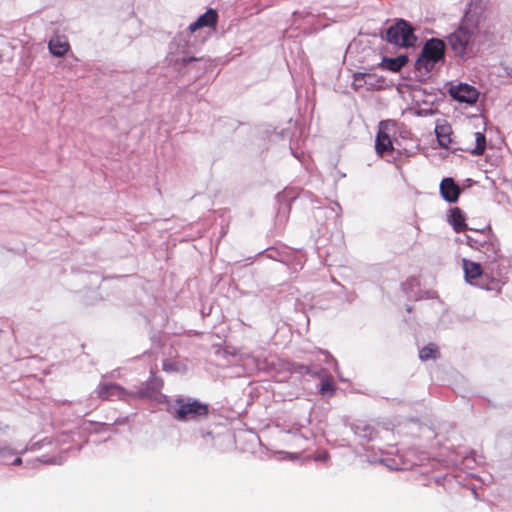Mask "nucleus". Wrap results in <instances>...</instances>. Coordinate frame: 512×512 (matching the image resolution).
Segmentation results:
<instances>
[{"label":"nucleus","instance_id":"nucleus-21","mask_svg":"<svg viewBox=\"0 0 512 512\" xmlns=\"http://www.w3.org/2000/svg\"><path fill=\"white\" fill-rule=\"evenodd\" d=\"M21 462H22L21 458H16V459L14 460L13 464H14V465H19V464H21Z\"/></svg>","mask_w":512,"mask_h":512},{"label":"nucleus","instance_id":"nucleus-13","mask_svg":"<svg viewBox=\"0 0 512 512\" xmlns=\"http://www.w3.org/2000/svg\"><path fill=\"white\" fill-rule=\"evenodd\" d=\"M435 133L438 140L439 145L442 148L448 149L452 143V128L451 126L444 122L441 124H437L435 127Z\"/></svg>","mask_w":512,"mask_h":512},{"label":"nucleus","instance_id":"nucleus-16","mask_svg":"<svg viewBox=\"0 0 512 512\" xmlns=\"http://www.w3.org/2000/svg\"><path fill=\"white\" fill-rule=\"evenodd\" d=\"M475 146L473 148H466L465 151L469 152L474 156H480L485 152L486 149V137L481 132L475 134Z\"/></svg>","mask_w":512,"mask_h":512},{"label":"nucleus","instance_id":"nucleus-9","mask_svg":"<svg viewBox=\"0 0 512 512\" xmlns=\"http://www.w3.org/2000/svg\"><path fill=\"white\" fill-rule=\"evenodd\" d=\"M440 194L444 200L449 203H455L458 201L461 190L459 185L454 181L453 178H444L440 183Z\"/></svg>","mask_w":512,"mask_h":512},{"label":"nucleus","instance_id":"nucleus-14","mask_svg":"<svg viewBox=\"0 0 512 512\" xmlns=\"http://www.w3.org/2000/svg\"><path fill=\"white\" fill-rule=\"evenodd\" d=\"M449 223L456 233L464 232L467 229L465 215L459 207H454L450 210Z\"/></svg>","mask_w":512,"mask_h":512},{"label":"nucleus","instance_id":"nucleus-7","mask_svg":"<svg viewBox=\"0 0 512 512\" xmlns=\"http://www.w3.org/2000/svg\"><path fill=\"white\" fill-rule=\"evenodd\" d=\"M462 266L464 271V277L467 283H469L470 285L478 286L485 290L491 289L488 286V284H484L481 282V280L484 277V271L480 263L468 259H463Z\"/></svg>","mask_w":512,"mask_h":512},{"label":"nucleus","instance_id":"nucleus-3","mask_svg":"<svg viewBox=\"0 0 512 512\" xmlns=\"http://www.w3.org/2000/svg\"><path fill=\"white\" fill-rule=\"evenodd\" d=\"M445 57V43L438 38L427 40L421 54L415 62V70L421 75H428L435 65L443 61Z\"/></svg>","mask_w":512,"mask_h":512},{"label":"nucleus","instance_id":"nucleus-19","mask_svg":"<svg viewBox=\"0 0 512 512\" xmlns=\"http://www.w3.org/2000/svg\"><path fill=\"white\" fill-rule=\"evenodd\" d=\"M162 368L165 372H177L179 371V366L176 362L165 359L162 364Z\"/></svg>","mask_w":512,"mask_h":512},{"label":"nucleus","instance_id":"nucleus-11","mask_svg":"<svg viewBox=\"0 0 512 512\" xmlns=\"http://www.w3.org/2000/svg\"><path fill=\"white\" fill-rule=\"evenodd\" d=\"M218 21V14L216 10L210 8L203 15H201L195 22L191 23L188 27L191 33H194L203 27H215Z\"/></svg>","mask_w":512,"mask_h":512},{"label":"nucleus","instance_id":"nucleus-8","mask_svg":"<svg viewBox=\"0 0 512 512\" xmlns=\"http://www.w3.org/2000/svg\"><path fill=\"white\" fill-rule=\"evenodd\" d=\"M375 150L379 156L391 153L394 150L389 125L386 122H380L378 133L375 141Z\"/></svg>","mask_w":512,"mask_h":512},{"label":"nucleus","instance_id":"nucleus-10","mask_svg":"<svg viewBox=\"0 0 512 512\" xmlns=\"http://www.w3.org/2000/svg\"><path fill=\"white\" fill-rule=\"evenodd\" d=\"M450 92L451 95L460 102L471 104L476 102L478 98V91L468 84H459L452 88Z\"/></svg>","mask_w":512,"mask_h":512},{"label":"nucleus","instance_id":"nucleus-2","mask_svg":"<svg viewBox=\"0 0 512 512\" xmlns=\"http://www.w3.org/2000/svg\"><path fill=\"white\" fill-rule=\"evenodd\" d=\"M478 34V25L466 18L447 36V42L457 56L463 57L475 44Z\"/></svg>","mask_w":512,"mask_h":512},{"label":"nucleus","instance_id":"nucleus-12","mask_svg":"<svg viewBox=\"0 0 512 512\" xmlns=\"http://www.w3.org/2000/svg\"><path fill=\"white\" fill-rule=\"evenodd\" d=\"M49 51L56 57L64 56L70 49V44L66 36L56 35L48 43Z\"/></svg>","mask_w":512,"mask_h":512},{"label":"nucleus","instance_id":"nucleus-1","mask_svg":"<svg viewBox=\"0 0 512 512\" xmlns=\"http://www.w3.org/2000/svg\"><path fill=\"white\" fill-rule=\"evenodd\" d=\"M476 235H466V244L483 255L485 264H494L503 259L501 244L490 226L475 230Z\"/></svg>","mask_w":512,"mask_h":512},{"label":"nucleus","instance_id":"nucleus-17","mask_svg":"<svg viewBox=\"0 0 512 512\" xmlns=\"http://www.w3.org/2000/svg\"><path fill=\"white\" fill-rule=\"evenodd\" d=\"M419 357L422 361L438 358L439 350L437 345L430 343L427 346L423 347L419 352Z\"/></svg>","mask_w":512,"mask_h":512},{"label":"nucleus","instance_id":"nucleus-20","mask_svg":"<svg viewBox=\"0 0 512 512\" xmlns=\"http://www.w3.org/2000/svg\"><path fill=\"white\" fill-rule=\"evenodd\" d=\"M366 76H367V74H365V73H357V74L354 75V79L356 81H358V80L364 79Z\"/></svg>","mask_w":512,"mask_h":512},{"label":"nucleus","instance_id":"nucleus-6","mask_svg":"<svg viewBox=\"0 0 512 512\" xmlns=\"http://www.w3.org/2000/svg\"><path fill=\"white\" fill-rule=\"evenodd\" d=\"M386 39L388 42L401 47L413 46L416 41L413 28L404 20L398 21L395 25L387 29Z\"/></svg>","mask_w":512,"mask_h":512},{"label":"nucleus","instance_id":"nucleus-4","mask_svg":"<svg viewBox=\"0 0 512 512\" xmlns=\"http://www.w3.org/2000/svg\"><path fill=\"white\" fill-rule=\"evenodd\" d=\"M209 405L191 397H178L175 399L173 416L178 421H199L209 415Z\"/></svg>","mask_w":512,"mask_h":512},{"label":"nucleus","instance_id":"nucleus-22","mask_svg":"<svg viewBox=\"0 0 512 512\" xmlns=\"http://www.w3.org/2000/svg\"><path fill=\"white\" fill-rule=\"evenodd\" d=\"M302 368H303L306 372H309V371H310L308 367H304V366H303Z\"/></svg>","mask_w":512,"mask_h":512},{"label":"nucleus","instance_id":"nucleus-5","mask_svg":"<svg viewBox=\"0 0 512 512\" xmlns=\"http://www.w3.org/2000/svg\"><path fill=\"white\" fill-rule=\"evenodd\" d=\"M97 397L103 401H125L128 398H145L151 396L149 384L135 392H128L117 383H100L96 390Z\"/></svg>","mask_w":512,"mask_h":512},{"label":"nucleus","instance_id":"nucleus-18","mask_svg":"<svg viewBox=\"0 0 512 512\" xmlns=\"http://www.w3.org/2000/svg\"><path fill=\"white\" fill-rule=\"evenodd\" d=\"M334 382H333V378L332 376H325L322 380H321V385H320V393L325 395V394H333L334 392Z\"/></svg>","mask_w":512,"mask_h":512},{"label":"nucleus","instance_id":"nucleus-15","mask_svg":"<svg viewBox=\"0 0 512 512\" xmlns=\"http://www.w3.org/2000/svg\"><path fill=\"white\" fill-rule=\"evenodd\" d=\"M408 62V57L406 55H400L395 58H383L381 67L383 69L399 72Z\"/></svg>","mask_w":512,"mask_h":512}]
</instances>
